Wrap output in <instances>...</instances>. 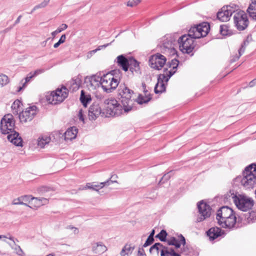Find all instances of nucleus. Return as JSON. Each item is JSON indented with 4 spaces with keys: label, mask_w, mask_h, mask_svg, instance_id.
Segmentation results:
<instances>
[{
    "label": "nucleus",
    "mask_w": 256,
    "mask_h": 256,
    "mask_svg": "<svg viewBox=\"0 0 256 256\" xmlns=\"http://www.w3.org/2000/svg\"><path fill=\"white\" fill-rule=\"evenodd\" d=\"M254 202L252 198L246 196L238 194L236 200H235V204L240 210L246 212L252 208Z\"/></svg>",
    "instance_id": "14"
},
{
    "label": "nucleus",
    "mask_w": 256,
    "mask_h": 256,
    "mask_svg": "<svg viewBox=\"0 0 256 256\" xmlns=\"http://www.w3.org/2000/svg\"><path fill=\"white\" fill-rule=\"evenodd\" d=\"M160 251V256H180L173 248L164 246L160 242L155 243L150 248V254H156L158 255Z\"/></svg>",
    "instance_id": "12"
},
{
    "label": "nucleus",
    "mask_w": 256,
    "mask_h": 256,
    "mask_svg": "<svg viewBox=\"0 0 256 256\" xmlns=\"http://www.w3.org/2000/svg\"><path fill=\"white\" fill-rule=\"evenodd\" d=\"M102 76H100L98 75H94L90 78V82L92 84H93V82H96V85L98 86L99 84H101V82H102Z\"/></svg>",
    "instance_id": "38"
},
{
    "label": "nucleus",
    "mask_w": 256,
    "mask_h": 256,
    "mask_svg": "<svg viewBox=\"0 0 256 256\" xmlns=\"http://www.w3.org/2000/svg\"><path fill=\"white\" fill-rule=\"evenodd\" d=\"M68 28L67 24H62L56 30H54L52 32V36H53V38H54L58 34V33L60 32H62V30H66V28Z\"/></svg>",
    "instance_id": "39"
},
{
    "label": "nucleus",
    "mask_w": 256,
    "mask_h": 256,
    "mask_svg": "<svg viewBox=\"0 0 256 256\" xmlns=\"http://www.w3.org/2000/svg\"><path fill=\"white\" fill-rule=\"evenodd\" d=\"M171 173H172V171H170V172L165 174L160 179V181L159 182V184L161 182H164L165 181L168 180L170 178Z\"/></svg>",
    "instance_id": "47"
},
{
    "label": "nucleus",
    "mask_w": 256,
    "mask_h": 256,
    "mask_svg": "<svg viewBox=\"0 0 256 256\" xmlns=\"http://www.w3.org/2000/svg\"><path fill=\"white\" fill-rule=\"evenodd\" d=\"M77 134L78 129L76 127L73 126L68 128L64 132V140H71L76 138Z\"/></svg>",
    "instance_id": "25"
},
{
    "label": "nucleus",
    "mask_w": 256,
    "mask_h": 256,
    "mask_svg": "<svg viewBox=\"0 0 256 256\" xmlns=\"http://www.w3.org/2000/svg\"><path fill=\"white\" fill-rule=\"evenodd\" d=\"M247 12L250 18L256 20V0L252 1L247 9Z\"/></svg>",
    "instance_id": "29"
},
{
    "label": "nucleus",
    "mask_w": 256,
    "mask_h": 256,
    "mask_svg": "<svg viewBox=\"0 0 256 256\" xmlns=\"http://www.w3.org/2000/svg\"><path fill=\"white\" fill-rule=\"evenodd\" d=\"M19 133L16 131L13 132L12 134L7 136L8 140L14 145L17 146H22V139L19 136Z\"/></svg>",
    "instance_id": "22"
},
{
    "label": "nucleus",
    "mask_w": 256,
    "mask_h": 256,
    "mask_svg": "<svg viewBox=\"0 0 256 256\" xmlns=\"http://www.w3.org/2000/svg\"><path fill=\"white\" fill-rule=\"evenodd\" d=\"M106 250V247L102 242L96 243L92 247V251L96 254H102Z\"/></svg>",
    "instance_id": "27"
},
{
    "label": "nucleus",
    "mask_w": 256,
    "mask_h": 256,
    "mask_svg": "<svg viewBox=\"0 0 256 256\" xmlns=\"http://www.w3.org/2000/svg\"><path fill=\"white\" fill-rule=\"evenodd\" d=\"M129 62L130 58L128 59L124 54L118 56L114 60V62L117 64L125 72L128 71V70Z\"/></svg>",
    "instance_id": "21"
},
{
    "label": "nucleus",
    "mask_w": 256,
    "mask_h": 256,
    "mask_svg": "<svg viewBox=\"0 0 256 256\" xmlns=\"http://www.w3.org/2000/svg\"><path fill=\"white\" fill-rule=\"evenodd\" d=\"M234 182L240 183L246 189L252 188L256 186V164H252L246 166L242 176L234 179Z\"/></svg>",
    "instance_id": "2"
},
{
    "label": "nucleus",
    "mask_w": 256,
    "mask_h": 256,
    "mask_svg": "<svg viewBox=\"0 0 256 256\" xmlns=\"http://www.w3.org/2000/svg\"><path fill=\"white\" fill-rule=\"evenodd\" d=\"M34 198V197H32L30 195H24L21 196L20 197L18 198V200H22V202H30V200H32V199Z\"/></svg>",
    "instance_id": "43"
},
{
    "label": "nucleus",
    "mask_w": 256,
    "mask_h": 256,
    "mask_svg": "<svg viewBox=\"0 0 256 256\" xmlns=\"http://www.w3.org/2000/svg\"><path fill=\"white\" fill-rule=\"evenodd\" d=\"M134 92L129 89L124 84H120L118 90V98L120 100L125 112H128L132 108L134 100L132 99Z\"/></svg>",
    "instance_id": "4"
},
{
    "label": "nucleus",
    "mask_w": 256,
    "mask_h": 256,
    "mask_svg": "<svg viewBox=\"0 0 256 256\" xmlns=\"http://www.w3.org/2000/svg\"><path fill=\"white\" fill-rule=\"evenodd\" d=\"M110 44H110H104V45H102V46H100L98 47V48L94 50H92L90 52V54H94L98 50H101L102 48H106V46H109Z\"/></svg>",
    "instance_id": "57"
},
{
    "label": "nucleus",
    "mask_w": 256,
    "mask_h": 256,
    "mask_svg": "<svg viewBox=\"0 0 256 256\" xmlns=\"http://www.w3.org/2000/svg\"><path fill=\"white\" fill-rule=\"evenodd\" d=\"M256 85V78L254 79L253 80L250 81L249 82V84H248V86H249L250 88H252V87Z\"/></svg>",
    "instance_id": "63"
},
{
    "label": "nucleus",
    "mask_w": 256,
    "mask_h": 256,
    "mask_svg": "<svg viewBox=\"0 0 256 256\" xmlns=\"http://www.w3.org/2000/svg\"><path fill=\"white\" fill-rule=\"evenodd\" d=\"M68 96V92L64 86L62 88H58L55 92H52L50 94L47 95L46 98L50 104L56 105L62 102Z\"/></svg>",
    "instance_id": "9"
},
{
    "label": "nucleus",
    "mask_w": 256,
    "mask_h": 256,
    "mask_svg": "<svg viewBox=\"0 0 256 256\" xmlns=\"http://www.w3.org/2000/svg\"><path fill=\"white\" fill-rule=\"evenodd\" d=\"M234 14V24L236 29L239 31L246 29L249 24L247 14L244 11L239 10L238 6L236 11Z\"/></svg>",
    "instance_id": "8"
},
{
    "label": "nucleus",
    "mask_w": 256,
    "mask_h": 256,
    "mask_svg": "<svg viewBox=\"0 0 256 256\" xmlns=\"http://www.w3.org/2000/svg\"><path fill=\"white\" fill-rule=\"evenodd\" d=\"M254 212L248 213V216L247 217L248 222H254Z\"/></svg>",
    "instance_id": "55"
},
{
    "label": "nucleus",
    "mask_w": 256,
    "mask_h": 256,
    "mask_svg": "<svg viewBox=\"0 0 256 256\" xmlns=\"http://www.w3.org/2000/svg\"><path fill=\"white\" fill-rule=\"evenodd\" d=\"M176 72V70H171L169 71H168V72H166V74L167 76V78H166V82H167L169 79Z\"/></svg>",
    "instance_id": "53"
},
{
    "label": "nucleus",
    "mask_w": 256,
    "mask_h": 256,
    "mask_svg": "<svg viewBox=\"0 0 256 256\" xmlns=\"http://www.w3.org/2000/svg\"><path fill=\"white\" fill-rule=\"evenodd\" d=\"M141 0H130L127 4V6L130 7H133L137 6Z\"/></svg>",
    "instance_id": "48"
},
{
    "label": "nucleus",
    "mask_w": 256,
    "mask_h": 256,
    "mask_svg": "<svg viewBox=\"0 0 256 256\" xmlns=\"http://www.w3.org/2000/svg\"><path fill=\"white\" fill-rule=\"evenodd\" d=\"M128 68H130V71L134 75H140L141 74L139 62L132 57L130 58Z\"/></svg>",
    "instance_id": "20"
},
{
    "label": "nucleus",
    "mask_w": 256,
    "mask_h": 256,
    "mask_svg": "<svg viewBox=\"0 0 256 256\" xmlns=\"http://www.w3.org/2000/svg\"><path fill=\"white\" fill-rule=\"evenodd\" d=\"M135 248V246L132 244H126L122 248L120 252V256H129Z\"/></svg>",
    "instance_id": "26"
},
{
    "label": "nucleus",
    "mask_w": 256,
    "mask_h": 256,
    "mask_svg": "<svg viewBox=\"0 0 256 256\" xmlns=\"http://www.w3.org/2000/svg\"><path fill=\"white\" fill-rule=\"evenodd\" d=\"M178 64L179 61L174 58L170 62L168 63V66L169 68H172L173 70H176L177 68Z\"/></svg>",
    "instance_id": "40"
},
{
    "label": "nucleus",
    "mask_w": 256,
    "mask_h": 256,
    "mask_svg": "<svg viewBox=\"0 0 256 256\" xmlns=\"http://www.w3.org/2000/svg\"><path fill=\"white\" fill-rule=\"evenodd\" d=\"M78 116L80 120L84 122V116L83 114V111L82 110H80L78 112Z\"/></svg>",
    "instance_id": "58"
},
{
    "label": "nucleus",
    "mask_w": 256,
    "mask_h": 256,
    "mask_svg": "<svg viewBox=\"0 0 256 256\" xmlns=\"http://www.w3.org/2000/svg\"><path fill=\"white\" fill-rule=\"evenodd\" d=\"M44 72V69H38L35 70L32 74V76H35L39 74H42Z\"/></svg>",
    "instance_id": "59"
},
{
    "label": "nucleus",
    "mask_w": 256,
    "mask_h": 256,
    "mask_svg": "<svg viewBox=\"0 0 256 256\" xmlns=\"http://www.w3.org/2000/svg\"><path fill=\"white\" fill-rule=\"evenodd\" d=\"M166 90V85L164 82H158L157 84H156L154 87V92L156 94H160L164 92Z\"/></svg>",
    "instance_id": "35"
},
{
    "label": "nucleus",
    "mask_w": 256,
    "mask_h": 256,
    "mask_svg": "<svg viewBox=\"0 0 256 256\" xmlns=\"http://www.w3.org/2000/svg\"><path fill=\"white\" fill-rule=\"evenodd\" d=\"M166 56L160 53H156L151 56L148 60L150 66L157 70H160L166 64Z\"/></svg>",
    "instance_id": "15"
},
{
    "label": "nucleus",
    "mask_w": 256,
    "mask_h": 256,
    "mask_svg": "<svg viewBox=\"0 0 256 256\" xmlns=\"http://www.w3.org/2000/svg\"><path fill=\"white\" fill-rule=\"evenodd\" d=\"M4 242H6L12 249L14 250L15 252L20 256H24V253L20 247V246L16 244V241L14 240V243L13 242V244L7 242L6 240H3Z\"/></svg>",
    "instance_id": "30"
},
{
    "label": "nucleus",
    "mask_w": 256,
    "mask_h": 256,
    "mask_svg": "<svg viewBox=\"0 0 256 256\" xmlns=\"http://www.w3.org/2000/svg\"><path fill=\"white\" fill-rule=\"evenodd\" d=\"M101 114V108L98 104H94L88 110V118L91 120H95Z\"/></svg>",
    "instance_id": "19"
},
{
    "label": "nucleus",
    "mask_w": 256,
    "mask_h": 256,
    "mask_svg": "<svg viewBox=\"0 0 256 256\" xmlns=\"http://www.w3.org/2000/svg\"><path fill=\"white\" fill-rule=\"evenodd\" d=\"M222 234H224V232H222L221 228L218 227L212 228L207 232V234L210 240L216 239Z\"/></svg>",
    "instance_id": "24"
},
{
    "label": "nucleus",
    "mask_w": 256,
    "mask_h": 256,
    "mask_svg": "<svg viewBox=\"0 0 256 256\" xmlns=\"http://www.w3.org/2000/svg\"><path fill=\"white\" fill-rule=\"evenodd\" d=\"M167 78V76L164 74H160L158 78V82H166V78Z\"/></svg>",
    "instance_id": "50"
},
{
    "label": "nucleus",
    "mask_w": 256,
    "mask_h": 256,
    "mask_svg": "<svg viewBox=\"0 0 256 256\" xmlns=\"http://www.w3.org/2000/svg\"><path fill=\"white\" fill-rule=\"evenodd\" d=\"M238 9V6L234 4L224 6L217 13L218 18L222 22H227L230 19L232 14Z\"/></svg>",
    "instance_id": "13"
},
{
    "label": "nucleus",
    "mask_w": 256,
    "mask_h": 256,
    "mask_svg": "<svg viewBox=\"0 0 256 256\" xmlns=\"http://www.w3.org/2000/svg\"><path fill=\"white\" fill-rule=\"evenodd\" d=\"M176 72V70H171L169 71H168V72H166V74L167 76V78H166V82H167L169 79Z\"/></svg>",
    "instance_id": "54"
},
{
    "label": "nucleus",
    "mask_w": 256,
    "mask_h": 256,
    "mask_svg": "<svg viewBox=\"0 0 256 256\" xmlns=\"http://www.w3.org/2000/svg\"><path fill=\"white\" fill-rule=\"evenodd\" d=\"M240 56H240V54H238H238H236L230 60V62H234L238 60L239 59V58L240 57Z\"/></svg>",
    "instance_id": "62"
},
{
    "label": "nucleus",
    "mask_w": 256,
    "mask_h": 256,
    "mask_svg": "<svg viewBox=\"0 0 256 256\" xmlns=\"http://www.w3.org/2000/svg\"><path fill=\"white\" fill-rule=\"evenodd\" d=\"M15 120L12 114H6L1 120L0 130L4 134H9L14 130Z\"/></svg>",
    "instance_id": "10"
},
{
    "label": "nucleus",
    "mask_w": 256,
    "mask_h": 256,
    "mask_svg": "<svg viewBox=\"0 0 256 256\" xmlns=\"http://www.w3.org/2000/svg\"><path fill=\"white\" fill-rule=\"evenodd\" d=\"M32 200H34V203L36 206L40 207L42 206V204L40 200V198L34 197V198L32 199Z\"/></svg>",
    "instance_id": "52"
},
{
    "label": "nucleus",
    "mask_w": 256,
    "mask_h": 256,
    "mask_svg": "<svg viewBox=\"0 0 256 256\" xmlns=\"http://www.w3.org/2000/svg\"><path fill=\"white\" fill-rule=\"evenodd\" d=\"M104 106L106 114L111 116L120 115L124 110L123 106L120 104L114 98H110L104 100Z\"/></svg>",
    "instance_id": "7"
},
{
    "label": "nucleus",
    "mask_w": 256,
    "mask_h": 256,
    "mask_svg": "<svg viewBox=\"0 0 256 256\" xmlns=\"http://www.w3.org/2000/svg\"><path fill=\"white\" fill-rule=\"evenodd\" d=\"M168 234L166 230H162L160 233L156 235V237L158 238L161 242H166Z\"/></svg>",
    "instance_id": "37"
},
{
    "label": "nucleus",
    "mask_w": 256,
    "mask_h": 256,
    "mask_svg": "<svg viewBox=\"0 0 256 256\" xmlns=\"http://www.w3.org/2000/svg\"><path fill=\"white\" fill-rule=\"evenodd\" d=\"M40 200H41L42 204V206L47 204L48 202V198H40Z\"/></svg>",
    "instance_id": "64"
},
{
    "label": "nucleus",
    "mask_w": 256,
    "mask_h": 256,
    "mask_svg": "<svg viewBox=\"0 0 256 256\" xmlns=\"http://www.w3.org/2000/svg\"><path fill=\"white\" fill-rule=\"evenodd\" d=\"M50 141V138L47 136H42L39 138L38 140V145L42 148L44 147L45 145L48 144Z\"/></svg>",
    "instance_id": "33"
},
{
    "label": "nucleus",
    "mask_w": 256,
    "mask_h": 256,
    "mask_svg": "<svg viewBox=\"0 0 256 256\" xmlns=\"http://www.w3.org/2000/svg\"><path fill=\"white\" fill-rule=\"evenodd\" d=\"M114 182H117V181L114 180H111V178H109L106 181L104 182H100L98 184H96L95 182L90 184L88 183L86 184V188H88L93 189L96 191H98V190L104 188L105 186H109L111 184H113Z\"/></svg>",
    "instance_id": "23"
},
{
    "label": "nucleus",
    "mask_w": 256,
    "mask_h": 256,
    "mask_svg": "<svg viewBox=\"0 0 256 256\" xmlns=\"http://www.w3.org/2000/svg\"><path fill=\"white\" fill-rule=\"evenodd\" d=\"M18 198L14 199L12 201V204L14 205L21 204L24 205L28 206H29L26 203L22 202V200H18Z\"/></svg>",
    "instance_id": "51"
},
{
    "label": "nucleus",
    "mask_w": 256,
    "mask_h": 256,
    "mask_svg": "<svg viewBox=\"0 0 256 256\" xmlns=\"http://www.w3.org/2000/svg\"><path fill=\"white\" fill-rule=\"evenodd\" d=\"M154 240V238H151V237L148 236L146 242H144V244L143 245V247L146 248V247L150 245L151 244H152L153 243Z\"/></svg>",
    "instance_id": "49"
},
{
    "label": "nucleus",
    "mask_w": 256,
    "mask_h": 256,
    "mask_svg": "<svg viewBox=\"0 0 256 256\" xmlns=\"http://www.w3.org/2000/svg\"><path fill=\"white\" fill-rule=\"evenodd\" d=\"M176 252L178 253L180 256V254L188 255V254L190 252V249L188 248V246H186V244L184 246H182V248H180V250H178V252Z\"/></svg>",
    "instance_id": "41"
},
{
    "label": "nucleus",
    "mask_w": 256,
    "mask_h": 256,
    "mask_svg": "<svg viewBox=\"0 0 256 256\" xmlns=\"http://www.w3.org/2000/svg\"><path fill=\"white\" fill-rule=\"evenodd\" d=\"M92 100L90 94H86L84 90H81L80 100L84 107H86L88 104Z\"/></svg>",
    "instance_id": "31"
},
{
    "label": "nucleus",
    "mask_w": 256,
    "mask_h": 256,
    "mask_svg": "<svg viewBox=\"0 0 256 256\" xmlns=\"http://www.w3.org/2000/svg\"><path fill=\"white\" fill-rule=\"evenodd\" d=\"M246 46L241 44L240 48L238 50V54H240V56H242L246 50Z\"/></svg>",
    "instance_id": "60"
},
{
    "label": "nucleus",
    "mask_w": 256,
    "mask_h": 256,
    "mask_svg": "<svg viewBox=\"0 0 256 256\" xmlns=\"http://www.w3.org/2000/svg\"><path fill=\"white\" fill-rule=\"evenodd\" d=\"M220 33L224 36H230L232 34V31L229 28L226 24H222L220 26Z\"/></svg>",
    "instance_id": "34"
},
{
    "label": "nucleus",
    "mask_w": 256,
    "mask_h": 256,
    "mask_svg": "<svg viewBox=\"0 0 256 256\" xmlns=\"http://www.w3.org/2000/svg\"><path fill=\"white\" fill-rule=\"evenodd\" d=\"M197 206L199 215L196 218V222H200L210 216L212 209L208 204L204 202L203 200L198 202Z\"/></svg>",
    "instance_id": "16"
},
{
    "label": "nucleus",
    "mask_w": 256,
    "mask_h": 256,
    "mask_svg": "<svg viewBox=\"0 0 256 256\" xmlns=\"http://www.w3.org/2000/svg\"><path fill=\"white\" fill-rule=\"evenodd\" d=\"M21 105H22L21 102L18 100H16L12 105V108L13 110V114H18V109L20 108Z\"/></svg>",
    "instance_id": "36"
},
{
    "label": "nucleus",
    "mask_w": 256,
    "mask_h": 256,
    "mask_svg": "<svg viewBox=\"0 0 256 256\" xmlns=\"http://www.w3.org/2000/svg\"><path fill=\"white\" fill-rule=\"evenodd\" d=\"M30 74V76H27L26 78H25V82L22 84V86H20L18 88V92H20L25 86L26 84V82H29L30 80L34 77V76H32V74L31 73Z\"/></svg>",
    "instance_id": "46"
},
{
    "label": "nucleus",
    "mask_w": 256,
    "mask_h": 256,
    "mask_svg": "<svg viewBox=\"0 0 256 256\" xmlns=\"http://www.w3.org/2000/svg\"><path fill=\"white\" fill-rule=\"evenodd\" d=\"M66 36L65 34H62L60 38L58 41L54 44V48H58L59 46L64 43L66 41Z\"/></svg>",
    "instance_id": "45"
},
{
    "label": "nucleus",
    "mask_w": 256,
    "mask_h": 256,
    "mask_svg": "<svg viewBox=\"0 0 256 256\" xmlns=\"http://www.w3.org/2000/svg\"><path fill=\"white\" fill-rule=\"evenodd\" d=\"M8 236H4V235H0V239L2 238H8L9 240H11L12 241V242H14V237L10 236V234H8Z\"/></svg>",
    "instance_id": "61"
},
{
    "label": "nucleus",
    "mask_w": 256,
    "mask_h": 256,
    "mask_svg": "<svg viewBox=\"0 0 256 256\" xmlns=\"http://www.w3.org/2000/svg\"><path fill=\"white\" fill-rule=\"evenodd\" d=\"M122 74L119 70L112 71L110 73L102 75L101 86L107 93L112 92L118 85Z\"/></svg>",
    "instance_id": "3"
},
{
    "label": "nucleus",
    "mask_w": 256,
    "mask_h": 256,
    "mask_svg": "<svg viewBox=\"0 0 256 256\" xmlns=\"http://www.w3.org/2000/svg\"><path fill=\"white\" fill-rule=\"evenodd\" d=\"M168 244L169 246H174L176 249L180 248L181 245L186 244V239L182 234H180L178 236V238L172 237L168 240Z\"/></svg>",
    "instance_id": "18"
},
{
    "label": "nucleus",
    "mask_w": 256,
    "mask_h": 256,
    "mask_svg": "<svg viewBox=\"0 0 256 256\" xmlns=\"http://www.w3.org/2000/svg\"><path fill=\"white\" fill-rule=\"evenodd\" d=\"M37 108L35 106L26 108L24 110L20 112L19 118L22 122H26L32 120L36 114Z\"/></svg>",
    "instance_id": "17"
},
{
    "label": "nucleus",
    "mask_w": 256,
    "mask_h": 256,
    "mask_svg": "<svg viewBox=\"0 0 256 256\" xmlns=\"http://www.w3.org/2000/svg\"><path fill=\"white\" fill-rule=\"evenodd\" d=\"M152 99V97L150 94H144V96L142 94H140L138 98L134 100V102H136L138 104H142L148 102Z\"/></svg>",
    "instance_id": "32"
},
{
    "label": "nucleus",
    "mask_w": 256,
    "mask_h": 256,
    "mask_svg": "<svg viewBox=\"0 0 256 256\" xmlns=\"http://www.w3.org/2000/svg\"><path fill=\"white\" fill-rule=\"evenodd\" d=\"M49 1H50V0H44V2H42L41 4L36 6L34 8L33 10H32V12L34 10H36L38 8L45 7L48 4Z\"/></svg>",
    "instance_id": "44"
},
{
    "label": "nucleus",
    "mask_w": 256,
    "mask_h": 256,
    "mask_svg": "<svg viewBox=\"0 0 256 256\" xmlns=\"http://www.w3.org/2000/svg\"><path fill=\"white\" fill-rule=\"evenodd\" d=\"M192 36L184 34L180 36H178V45H179L180 50L183 53H186L191 56L193 55L192 51L194 48V40Z\"/></svg>",
    "instance_id": "6"
},
{
    "label": "nucleus",
    "mask_w": 256,
    "mask_h": 256,
    "mask_svg": "<svg viewBox=\"0 0 256 256\" xmlns=\"http://www.w3.org/2000/svg\"><path fill=\"white\" fill-rule=\"evenodd\" d=\"M178 34H166L162 40L160 45L162 52L170 56L177 54L176 47L178 46Z\"/></svg>",
    "instance_id": "5"
},
{
    "label": "nucleus",
    "mask_w": 256,
    "mask_h": 256,
    "mask_svg": "<svg viewBox=\"0 0 256 256\" xmlns=\"http://www.w3.org/2000/svg\"><path fill=\"white\" fill-rule=\"evenodd\" d=\"M9 82L8 78L5 74L0 75V84L3 86L6 85Z\"/></svg>",
    "instance_id": "42"
},
{
    "label": "nucleus",
    "mask_w": 256,
    "mask_h": 256,
    "mask_svg": "<svg viewBox=\"0 0 256 256\" xmlns=\"http://www.w3.org/2000/svg\"><path fill=\"white\" fill-rule=\"evenodd\" d=\"M252 40L251 36H248L246 38L243 42L242 44L246 47L249 44L250 42Z\"/></svg>",
    "instance_id": "56"
},
{
    "label": "nucleus",
    "mask_w": 256,
    "mask_h": 256,
    "mask_svg": "<svg viewBox=\"0 0 256 256\" xmlns=\"http://www.w3.org/2000/svg\"><path fill=\"white\" fill-rule=\"evenodd\" d=\"M216 219L220 226L228 228H234L236 221L234 210L228 206H223L217 211Z\"/></svg>",
    "instance_id": "1"
},
{
    "label": "nucleus",
    "mask_w": 256,
    "mask_h": 256,
    "mask_svg": "<svg viewBox=\"0 0 256 256\" xmlns=\"http://www.w3.org/2000/svg\"><path fill=\"white\" fill-rule=\"evenodd\" d=\"M238 197V195L234 190H230L224 195V200L225 202H230L232 200L235 204V200H236Z\"/></svg>",
    "instance_id": "28"
},
{
    "label": "nucleus",
    "mask_w": 256,
    "mask_h": 256,
    "mask_svg": "<svg viewBox=\"0 0 256 256\" xmlns=\"http://www.w3.org/2000/svg\"><path fill=\"white\" fill-rule=\"evenodd\" d=\"M210 29V24L208 22H202L196 26L191 27L188 30L189 36L193 38H200L206 36Z\"/></svg>",
    "instance_id": "11"
}]
</instances>
